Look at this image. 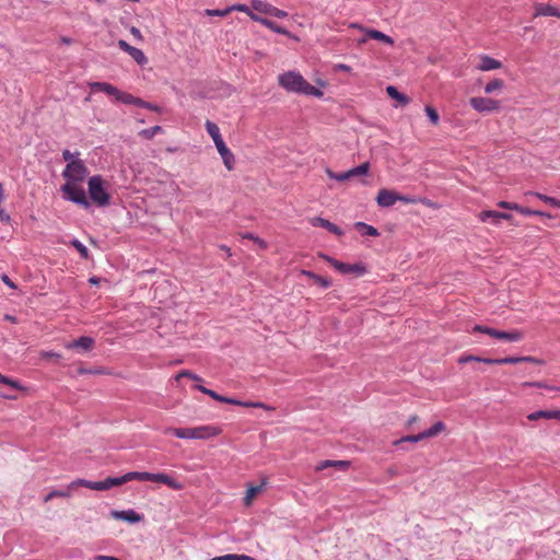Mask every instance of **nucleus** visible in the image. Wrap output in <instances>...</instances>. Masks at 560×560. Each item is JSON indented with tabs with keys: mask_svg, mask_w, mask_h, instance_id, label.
Returning a JSON list of instances; mask_svg holds the SVG:
<instances>
[{
	"mask_svg": "<svg viewBox=\"0 0 560 560\" xmlns=\"http://www.w3.org/2000/svg\"><path fill=\"white\" fill-rule=\"evenodd\" d=\"M131 480H139V481H152V482H159L166 485L171 489L174 490H180L183 489V485L178 482L176 479L172 478L167 474L164 472H148V471H130L125 474L121 477H108L103 481H89L85 479H78L70 483L69 488L73 489L77 486H83L91 490L96 491H106L113 487H119L126 482H129Z\"/></svg>",
	"mask_w": 560,
	"mask_h": 560,
	"instance_id": "obj_1",
	"label": "nucleus"
},
{
	"mask_svg": "<svg viewBox=\"0 0 560 560\" xmlns=\"http://www.w3.org/2000/svg\"><path fill=\"white\" fill-rule=\"evenodd\" d=\"M279 84L289 92L322 97L323 92L310 84L299 72L288 71L278 78Z\"/></svg>",
	"mask_w": 560,
	"mask_h": 560,
	"instance_id": "obj_2",
	"label": "nucleus"
},
{
	"mask_svg": "<svg viewBox=\"0 0 560 560\" xmlns=\"http://www.w3.org/2000/svg\"><path fill=\"white\" fill-rule=\"evenodd\" d=\"M222 429L214 424L199 425L195 428H166L164 434H173L178 439L207 440L218 436Z\"/></svg>",
	"mask_w": 560,
	"mask_h": 560,
	"instance_id": "obj_3",
	"label": "nucleus"
},
{
	"mask_svg": "<svg viewBox=\"0 0 560 560\" xmlns=\"http://www.w3.org/2000/svg\"><path fill=\"white\" fill-rule=\"evenodd\" d=\"M88 186L90 198L94 203L100 207H104L109 203V194L106 191L104 180L101 176L95 175L90 177Z\"/></svg>",
	"mask_w": 560,
	"mask_h": 560,
	"instance_id": "obj_4",
	"label": "nucleus"
},
{
	"mask_svg": "<svg viewBox=\"0 0 560 560\" xmlns=\"http://www.w3.org/2000/svg\"><path fill=\"white\" fill-rule=\"evenodd\" d=\"M89 175V170L82 160L70 161L62 172L67 183H81Z\"/></svg>",
	"mask_w": 560,
	"mask_h": 560,
	"instance_id": "obj_5",
	"label": "nucleus"
},
{
	"mask_svg": "<svg viewBox=\"0 0 560 560\" xmlns=\"http://www.w3.org/2000/svg\"><path fill=\"white\" fill-rule=\"evenodd\" d=\"M61 191L65 194V197L71 200L72 202L83 208H88L90 206L84 189L78 184L66 183L65 185H62Z\"/></svg>",
	"mask_w": 560,
	"mask_h": 560,
	"instance_id": "obj_6",
	"label": "nucleus"
},
{
	"mask_svg": "<svg viewBox=\"0 0 560 560\" xmlns=\"http://www.w3.org/2000/svg\"><path fill=\"white\" fill-rule=\"evenodd\" d=\"M470 106L479 113H492L498 112L501 107L500 101L490 97H471L469 100Z\"/></svg>",
	"mask_w": 560,
	"mask_h": 560,
	"instance_id": "obj_7",
	"label": "nucleus"
},
{
	"mask_svg": "<svg viewBox=\"0 0 560 560\" xmlns=\"http://www.w3.org/2000/svg\"><path fill=\"white\" fill-rule=\"evenodd\" d=\"M322 257L342 275L355 273L358 276H362L366 271L365 267L360 264H345L326 255H322Z\"/></svg>",
	"mask_w": 560,
	"mask_h": 560,
	"instance_id": "obj_8",
	"label": "nucleus"
},
{
	"mask_svg": "<svg viewBox=\"0 0 560 560\" xmlns=\"http://www.w3.org/2000/svg\"><path fill=\"white\" fill-rule=\"evenodd\" d=\"M89 86L92 92H103L108 96L115 97V100L121 102V96L125 92L119 91L116 86L107 82H90Z\"/></svg>",
	"mask_w": 560,
	"mask_h": 560,
	"instance_id": "obj_9",
	"label": "nucleus"
},
{
	"mask_svg": "<svg viewBox=\"0 0 560 560\" xmlns=\"http://www.w3.org/2000/svg\"><path fill=\"white\" fill-rule=\"evenodd\" d=\"M110 517L118 521H125L128 523H139L143 520V515L137 513L135 510H126V511H117L113 510L110 512Z\"/></svg>",
	"mask_w": 560,
	"mask_h": 560,
	"instance_id": "obj_10",
	"label": "nucleus"
},
{
	"mask_svg": "<svg viewBox=\"0 0 560 560\" xmlns=\"http://www.w3.org/2000/svg\"><path fill=\"white\" fill-rule=\"evenodd\" d=\"M118 46L121 50L127 52L135 61H137L139 65H144L147 62V57L143 54V51L139 48H136L131 45H129L126 40L119 39Z\"/></svg>",
	"mask_w": 560,
	"mask_h": 560,
	"instance_id": "obj_11",
	"label": "nucleus"
},
{
	"mask_svg": "<svg viewBox=\"0 0 560 560\" xmlns=\"http://www.w3.org/2000/svg\"><path fill=\"white\" fill-rule=\"evenodd\" d=\"M351 27H354V28H358V30L364 32L366 34V36L371 39L380 40L387 45H394V39L390 36L382 33L381 31L365 28L364 26L357 24V23L351 24Z\"/></svg>",
	"mask_w": 560,
	"mask_h": 560,
	"instance_id": "obj_12",
	"label": "nucleus"
},
{
	"mask_svg": "<svg viewBox=\"0 0 560 560\" xmlns=\"http://www.w3.org/2000/svg\"><path fill=\"white\" fill-rule=\"evenodd\" d=\"M534 18L556 16L560 19V10L551 4L536 2L534 3Z\"/></svg>",
	"mask_w": 560,
	"mask_h": 560,
	"instance_id": "obj_13",
	"label": "nucleus"
},
{
	"mask_svg": "<svg viewBox=\"0 0 560 560\" xmlns=\"http://www.w3.org/2000/svg\"><path fill=\"white\" fill-rule=\"evenodd\" d=\"M215 148H217L219 154L221 155L222 161H223L225 167L229 171H232L234 168V164H235V156H234V154L226 147L224 141H220V143L215 144Z\"/></svg>",
	"mask_w": 560,
	"mask_h": 560,
	"instance_id": "obj_14",
	"label": "nucleus"
},
{
	"mask_svg": "<svg viewBox=\"0 0 560 560\" xmlns=\"http://www.w3.org/2000/svg\"><path fill=\"white\" fill-rule=\"evenodd\" d=\"M479 63L476 66V68L480 71H491L495 69L502 68V62L488 56V55H480L478 57Z\"/></svg>",
	"mask_w": 560,
	"mask_h": 560,
	"instance_id": "obj_15",
	"label": "nucleus"
},
{
	"mask_svg": "<svg viewBox=\"0 0 560 560\" xmlns=\"http://www.w3.org/2000/svg\"><path fill=\"white\" fill-rule=\"evenodd\" d=\"M397 201V192L389 189H381L376 197V202L380 207H390Z\"/></svg>",
	"mask_w": 560,
	"mask_h": 560,
	"instance_id": "obj_16",
	"label": "nucleus"
},
{
	"mask_svg": "<svg viewBox=\"0 0 560 560\" xmlns=\"http://www.w3.org/2000/svg\"><path fill=\"white\" fill-rule=\"evenodd\" d=\"M310 222L313 226H320L323 229H326L327 231H329L330 233H332L337 236H341L343 234V232L341 231V229L339 226H337L335 223H332L324 218L315 217V218H312L310 220Z\"/></svg>",
	"mask_w": 560,
	"mask_h": 560,
	"instance_id": "obj_17",
	"label": "nucleus"
},
{
	"mask_svg": "<svg viewBox=\"0 0 560 560\" xmlns=\"http://www.w3.org/2000/svg\"><path fill=\"white\" fill-rule=\"evenodd\" d=\"M330 467H334L338 470L345 471V470L349 469L350 462H348V460H330V459L322 460L316 465L315 470L322 471V470H325Z\"/></svg>",
	"mask_w": 560,
	"mask_h": 560,
	"instance_id": "obj_18",
	"label": "nucleus"
},
{
	"mask_svg": "<svg viewBox=\"0 0 560 560\" xmlns=\"http://www.w3.org/2000/svg\"><path fill=\"white\" fill-rule=\"evenodd\" d=\"M95 340L91 337H80L79 339L66 345L68 349H80L82 351H90L93 349Z\"/></svg>",
	"mask_w": 560,
	"mask_h": 560,
	"instance_id": "obj_19",
	"label": "nucleus"
},
{
	"mask_svg": "<svg viewBox=\"0 0 560 560\" xmlns=\"http://www.w3.org/2000/svg\"><path fill=\"white\" fill-rule=\"evenodd\" d=\"M500 365L502 364H516L521 362H529L533 364L542 365L545 361L535 357H506L499 359Z\"/></svg>",
	"mask_w": 560,
	"mask_h": 560,
	"instance_id": "obj_20",
	"label": "nucleus"
},
{
	"mask_svg": "<svg viewBox=\"0 0 560 560\" xmlns=\"http://www.w3.org/2000/svg\"><path fill=\"white\" fill-rule=\"evenodd\" d=\"M253 21L260 23L261 25L266 26L267 28H269L270 31H272L277 34L290 36V33L284 27L278 25L277 23H275L273 21H271L269 19L261 18V16H255V18L253 16Z\"/></svg>",
	"mask_w": 560,
	"mask_h": 560,
	"instance_id": "obj_21",
	"label": "nucleus"
},
{
	"mask_svg": "<svg viewBox=\"0 0 560 560\" xmlns=\"http://www.w3.org/2000/svg\"><path fill=\"white\" fill-rule=\"evenodd\" d=\"M266 485H267V481L264 480L261 482V485H259V486H252V485L248 486L246 494L244 497V504L246 506H250L255 497L258 495L262 491V489L265 488Z\"/></svg>",
	"mask_w": 560,
	"mask_h": 560,
	"instance_id": "obj_22",
	"label": "nucleus"
},
{
	"mask_svg": "<svg viewBox=\"0 0 560 560\" xmlns=\"http://www.w3.org/2000/svg\"><path fill=\"white\" fill-rule=\"evenodd\" d=\"M489 217H497V218H500V220H511L512 219V215L510 213L499 212V211H494V210H483V211L479 212V214H478V219L481 222H487Z\"/></svg>",
	"mask_w": 560,
	"mask_h": 560,
	"instance_id": "obj_23",
	"label": "nucleus"
},
{
	"mask_svg": "<svg viewBox=\"0 0 560 560\" xmlns=\"http://www.w3.org/2000/svg\"><path fill=\"white\" fill-rule=\"evenodd\" d=\"M445 428L446 427H445L444 422L438 421L430 429L420 432V438H423V440L434 438L438 434H440L441 432H443L445 430Z\"/></svg>",
	"mask_w": 560,
	"mask_h": 560,
	"instance_id": "obj_24",
	"label": "nucleus"
},
{
	"mask_svg": "<svg viewBox=\"0 0 560 560\" xmlns=\"http://www.w3.org/2000/svg\"><path fill=\"white\" fill-rule=\"evenodd\" d=\"M524 338V334L520 330H511V331H501L499 332V338L501 340H505L509 342H517Z\"/></svg>",
	"mask_w": 560,
	"mask_h": 560,
	"instance_id": "obj_25",
	"label": "nucleus"
},
{
	"mask_svg": "<svg viewBox=\"0 0 560 560\" xmlns=\"http://www.w3.org/2000/svg\"><path fill=\"white\" fill-rule=\"evenodd\" d=\"M386 93L388 94V96L393 100H396L397 102H399L401 105H407L409 102H410V98L400 93L395 86L393 85H388L386 88Z\"/></svg>",
	"mask_w": 560,
	"mask_h": 560,
	"instance_id": "obj_26",
	"label": "nucleus"
},
{
	"mask_svg": "<svg viewBox=\"0 0 560 560\" xmlns=\"http://www.w3.org/2000/svg\"><path fill=\"white\" fill-rule=\"evenodd\" d=\"M303 276L312 279L316 284L320 285L322 288H328L331 285V281L328 278H324L322 276H318L310 270H302L301 272Z\"/></svg>",
	"mask_w": 560,
	"mask_h": 560,
	"instance_id": "obj_27",
	"label": "nucleus"
},
{
	"mask_svg": "<svg viewBox=\"0 0 560 560\" xmlns=\"http://www.w3.org/2000/svg\"><path fill=\"white\" fill-rule=\"evenodd\" d=\"M527 419L530 421H536L539 419H558V410L555 411H547V410H539L532 412L527 416Z\"/></svg>",
	"mask_w": 560,
	"mask_h": 560,
	"instance_id": "obj_28",
	"label": "nucleus"
},
{
	"mask_svg": "<svg viewBox=\"0 0 560 560\" xmlns=\"http://www.w3.org/2000/svg\"><path fill=\"white\" fill-rule=\"evenodd\" d=\"M205 126H206L207 132L212 138L214 144H218V143H220V141H223L222 136L220 133V129L214 122L207 120Z\"/></svg>",
	"mask_w": 560,
	"mask_h": 560,
	"instance_id": "obj_29",
	"label": "nucleus"
},
{
	"mask_svg": "<svg viewBox=\"0 0 560 560\" xmlns=\"http://www.w3.org/2000/svg\"><path fill=\"white\" fill-rule=\"evenodd\" d=\"M253 11L270 15L272 4L262 0H250Z\"/></svg>",
	"mask_w": 560,
	"mask_h": 560,
	"instance_id": "obj_30",
	"label": "nucleus"
},
{
	"mask_svg": "<svg viewBox=\"0 0 560 560\" xmlns=\"http://www.w3.org/2000/svg\"><path fill=\"white\" fill-rule=\"evenodd\" d=\"M354 229L357 231L361 232L362 235H368V236H377L378 235V231L374 226L369 225L364 222L354 223Z\"/></svg>",
	"mask_w": 560,
	"mask_h": 560,
	"instance_id": "obj_31",
	"label": "nucleus"
},
{
	"mask_svg": "<svg viewBox=\"0 0 560 560\" xmlns=\"http://www.w3.org/2000/svg\"><path fill=\"white\" fill-rule=\"evenodd\" d=\"M121 103L133 104L136 106L143 107V108L145 105V101H143L139 97H135L133 95L126 93V92L124 93V96H121Z\"/></svg>",
	"mask_w": 560,
	"mask_h": 560,
	"instance_id": "obj_32",
	"label": "nucleus"
},
{
	"mask_svg": "<svg viewBox=\"0 0 560 560\" xmlns=\"http://www.w3.org/2000/svg\"><path fill=\"white\" fill-rule=\"evenodd\" d=\"M503 86H504V81L503 80H501V79H493L492 81L487 83V85L485 86V92L487 94H491V93H493L497 90L503 89Z\"/></svg>",
	"mask_w": 560,
	"mask_h": 560,
	"instance_id": "obj_33",
	"label": "nucleus"
},
{
	"mask_svg": "<svg viewBox=\"0 0 560 560\" xmlns=\"http://www.w3.org/2000/svg\"><path fill=\"white\" fill-rule=\"evenodd\" d=\"M472 331L487 334L490 337H493V338H497V339L499 338V332H500V330H498V329H494V328H491V327H487V326H482V325H476L472 328Z\"/></svg>",
	"mask_w": 560,
	"mask_h": 560,
	"instance_id": "obj_34",
	"label": "nucleus"
},
{
	"mask_svg": "<svg viewBox=\"0 0 560 560\" xmlns=\"http://www.w3.org/2000/svg\"><path fill=\"white\" fill-rule=\"evenodd\" d=\"M516 211L521 214H524V215H539V217H547V218H552L551 214L549 213H546V212H542V211H539V210H532L527 207H522L518 205V209H516Z\"/></svg>",
	"mask_w": 560,
	"mask_h": 560,
	"instance_id": "obj_35",
	"label": "nucleus"
},
{
	"mask_svg": "<svg viewBox=\"0 0 560 560\" xmlns=\"http://www.w3.org/2000/svg\"><path fill=\"white\" fill-rule=\"evenodd\" d=\"M163 132V128L161 126H154L148 129H143L139 132V136L145 139H152L158 133Z\"/></svg>",
	"mask_w": 560,
	"mask_h": 560,
	"instance_id": "obj_36",
	"label": "nucleus"
},
{
	"mask_svg": "<svg viewBox=\"0 0 560 560\" xmlns=\"http://www.w3.org/2000/svg\"><path fill=\"white\" fill-rule=\"evenodd\" d=\"M424 112H425L427 116L429 117L431 124L433 126H438L440 122V116H439L438 110L434 107L427 105L424 108Z\"/></svg>",
	"mask_w": 560,
	"mask_h": 560,
	"instance_id": "obj_37",
	"label": "nucleus"
},
{
	"mask_svg": "<svg viewBox=\"0 0 560 560\" xmlns=\"http://www.w3.org/2000/svg\"><path fill=\"white\" fill-rule=\"evenodd\" d=\"M0 383L4 384L7 386H10L11 388L16 389V390L24 389V387L16 380L4 376L1 373H0Z\"/></svg>",
	"mask_w": 560,
	"mask_h": 560,
	"instance_id": "obj_38",
	"label": "nucleus"
},
{
	"mask_svg": "<svg viewBox=\"0 0 560 560\" xmlns=\"http://www.w3.org/2000/svg\"><path fill=\"white\" fill-rule=\"evenodd\" d=\"M231 9V12L232 11H240V12H244L246 13L252 20H253V16H259L258 14H256L253 10H250V8H248L246 4H233L230 7Z\"/></svg>",
	"mask_w": 560,
	"mask_h": 560,
	"instance_id": "obj_39",
	"label": "nucleus"
},
{
	"mask_svg": "<svg viewBox=\"0 0 560 560\" xmlns=\"http://www.w3.org/2000/svg\"><path fill=\"white\" fill-rule=\"evenodd\" d=\"M206 395L210 396L211 398H213L214 400L220 401V402L236 404L234 398H229V397H225V396H221V395H219L218 393H215L212 389H208Z\"/></svg>",
	"mask_w": 560,
	"mask_h": 560,
	"instance_id": "obj_40",
	"label": "nucleus"
},
{
	"mask_svg": "<svg viewBox=\"0 0 560 560\" xmlns=\"http://www.w3.org/2000/svg\"><path fill=\"white\" fill-rule=\"evenodd\" d=\"M369 163H363L354 168L349 170L350 178L359 175H364L369 172Z\"/></svg>",
	"mask_w": 560,
	"mask_h": 560,
	"instance_id": "obj_41",
	"label": "nucleus"
},
{
	"mask_svg": "<svg viewBox=\"0 0 560 560\" xmlns=\"http://www.w3.org/2000/svg\"><path fill=\"white\" fill-rule=\"evenodd\" d=\"M325 172L331 179H336L339 182L350 179L349 171L337 174V173L332 172L330 168H326Z\"/></svg>",
	"mask_w": 560,
	"mask_h": 560,
	"instance_id": "obj_42",
	"label": "nucleus"
},
{
	"mask_svg": "<svg viewBox=\"0 0 560 560\" xmlns=\"http://www.w3.org/2000/svg\"><path fill=\"white\" fill-rule=\"evenodd\" d=\"M70 497L69 491H62V490H52L50 491L45 498L44 502H49L54 498H68Z\"/></svg>",
	"mask_w": 560,
	"mask_h": 560,
	"instance_id": "obj_43",
	"label": "nucleus"
},
{
	"mask_svg": "<svg viewBox=\"0 0 560 560\" xmlns=\"http://www.w3.org/2000/svg\"><path fill=\"white\" fill-rule=\"evenodd\" d=\"M71 245L80 253L83 259L89 258V250L80 241L73 240L71 241Z\"/></svg>",
	"mask_w": 560,
	"mask_h": 560,
	"instance_id": "obj_44",
	"label": "nucleus"
},
{
	"mask_svg": "<svg viewBox=\"0 0 560 560\" xmlns=\"http://www.w3.org/2000/svg\"><path fill=\"white\" fill-rule=\"evenodd\" d=\"M242 237H243V238H247V240L253 241V242H254L255 244H257L261 249H266V248H267V243H266L262 238H260V237H258V236H256V235H254V234H252V233L243 234V235H242Z\"/></svg>",
	"mask_w": 560,
	"mask_h": 560,
	"instance_id": "obj_45",
	"label": "nucleus"
},
{
	"mask_svg": "<svg viewBox=\"0 0 560 560\" xmlns=\"http://www.w3.org/2000/svg\"><path fill=\"white\" fill-rule=\"evenodd\" d=\"M182 377H188V378H190L192 381H197V382L202 381V378L200 376H198L197 374H194L192 372L187 371V370L180 371L178 374H176L175 380L178 381Z\"/></svg>",
	"mask_w": 560,
	"mask_h": 560,
	"instance_id": "obj_46",
	"label": "nucleus"
},
{
	"mask_svg": "<svg viewBox=\"0 0 560 560\" xmlns=\"http://www.w3.org/2000/svg\"><path fill=\"white\" fill-rule=\"evenodd\" d=\"M423 440V438H420V433L418 434H415V435H406V436H402L401 439L397 440L394 442L395 445H398L402 442H412V443H416V442H419Z\"/></svg>",
	"mask_w": 560,
	"mask_h": 560,
	"instance_id": "obj_47",
	"label": "nucleus"
},
{
	"mask_svg": "<svg viewBox=\"0 0 560 560\" xmlns=\"http://www.w3.org/2000/svg\"><path fill=\"white\" fill-rule=\"evenodd\" d=\"M231 13L230 7L224 10H206V14L209 16H226Z\"/></svg>",
	"mask_w": 560,
	"mask_h": 560,
	"instance_id": "obj_48",
	"label": "nucleus"
},
{
	"mask_svg": "<svg viewBox=\"0 0 560 560\" xmlns=\"http://www.w3.org/2000/svg\"><path fill=\"white\" fill-rule=\"evenodd\" d=\"M497 205H498V207H500L502 209L515 210V211H516V209H518V205L515 202L499 201Z\"/></svg>",
	"mask_w": 560,
	"mask_h": 560,
	"instance_id": "obj_49",
	"label": "nucleus"
},
{
	"mask_svg": "<svg viewBox=\"0 0 560 560\" xmlns=\"http://www.w3.org/2000/svg\"><path fill=\"white\" fill-rule=\"evenodd\" d=\"M270 15L279 19H284L288 16V12L272 5Z\"/></svg>",
	"mask_w": 560,
	"mask_h": 560,
	"instance_id": "obj_50",
	"label": "nucleus"
},
{
	"mask_svg": "<svg viewBox=\"0 0 560 560\" xmlns=\"http://www.w3.org/2000/svg\"><path fill=\"white\" fill-rule=\"evenodd\" d=\"M80 153L77 152L75 154L71 153L69 150H63L62 151V158L65 161H67L68 163H70V161H77L79 160L77 156L79 155Z\"/></svg>",
	"mask_w": 560,
	"mask_h": 560,
	"instance_id": "obj_51",
	"label": "nucleus"
},
{
	"mask_svg": "<svg viewBox=\"0 0 560 560\" xmlns=\"http://www.w3.org/2000/svg\"><path fill=\"white\" fill-rule=\"evenodd\" d=\"M479 362L481 361V358L480 357H475V355H465V357H460L458 359V363L463 364V363H467V362Z\"/></svg>",
	"mask_w": 560,
	"mask_h": 560,
	"instance_id": "obj_52",
	"label": "nucleus"
},
{
	"mask_svg": "<svg viewBox=\"0 0 560 560\" xmlns=\"http://www.w3.org/2000/svg\"><path fill=\"white\" fill-rule=\"evenodd\" d=\"M397 201H401L404 203H415L416 199L411 198L409 196H404V195L397 194Z\"/></svg>",
	"mask_w": 560,
	"mask_h": 560,
	"instance_id": "obj_53",
	"label": "nucleus"
},
{
	"mask_svg": "<svg viewBox=\"0 0 560 560\" xmlns=\"http://www.w3.org/2000/svg\"><path fill=\"white\" fill-rule=\"evenodd\" d=\"M525 195L526 196H535L536 198L540 199L544 202H547V199L549 198V196H547V195H544L540 192H535V191H527V192H525Z\"/></svg>",
	"mask_w": 560,
	"mask_h": 560,
	"instance_id": "obj_54",
	"label": "nucleus"
},
{
	"mask_svg": "<svg viewBox=\"0 0 560 560\" xmlns=\"http://www.w3.org/2000/svg\"><path fill=\"white\" fill-rule=\"evenodd\" d=\"M130 33L132 34V36L138 39V40H142L143 39V36L140 32L139 28H137L136 26H131L130 27Z\"/></svg>",
	"mask_w": 560,
	"mask_h": 560,
	"instance_id": "obj_55",
	"label": "nucleus"
},
{
	"mask_svg": "<svg viewBox=\"0 0 560 560\" xmlns=\"http://www.w3.org/2000/svg\"><path fill=\"white\" fill-rule=\"evenodd\" d=\"M235 402L236 404H233L234 406H242V407H246V408H254V405H255V401H241L237 399H235Z\"/></svg>",
	"mask_w": 560,
	"mask_h": 560,
	"instance_id": "obj_56",
	"label": "nucleus"
},
{
	"mask_svg": "<svg viewBox=\"0 0 560 560\" xmlns=\"http://www.w3.org/2000/svg\"><path fill=\"white\" fill-rule=\"evenodd\" d=\"M254 408H261V409H265V410H268V411L275 410L273 407H270V406H268V405H266L265 402H261V401H255Z\"/></svg>",
	"mask_w": 560,
	"mask_h": 560,
	"instance_id": "obj_57",
	"label": "nucleus"
},
{
	"mask_svg": "<svg viewBox=\"0 0 560 560\" xmlns=\"http://www.w3.org/2000/svg\"><path fill=\"white\" fill-rule=\"evenodd\" d=\"M335 69L336 70H340V71H345V72H350L351 71V67L348 66V65H345V63H338L335 66Z\"/></svg>",
	"mask_w": 560,
	"mask_h": 560,
	"instance_id": "obj_58",
	"label": "nucleus"
},
{
	"mask_svg": "<svg viewBox=\"0 0 560 560\" xmlns=\"http://www.w3.org/2000/svg\"><path fill=\"white\" fill-rule=\"evenodd\" d=\"M234 553H228L219 557L211 558L210 560H233Z\"/></svg>",
	"mask_w": 560,
	"mask_h": 560,
	"instance_id": "obj_59",
	"label": "nucleus"
},
{
	"mask_svg": "<svg viewBox=\"0 0 560 560\" xmlns=\"http://www.w3.org/2000/svg\"><path fill=\"white\" fill-rule=\"evenodd\" d=\"M548 205L552 206V207H556V208H560V200L553 198V197H549L547 199V202Z\"/></svg>",
	"mask_w": 560,
	"mask_h": 560,
	"instance_id": "obj_60",
	"label": "nucleus"
},
{
	"mask_svg": "<svg viewBox=\"0 0 560 560\" xmlns=\"http://www.w3.org/2000/svg\"><path fill=\"white\" fill-rule=\"evenodd\" d=\"M420 420V418L416 415L411 416L406 423L407 428H410L412 424L417 423Z\"/></svg>",
	"mask_w": 560,
	"mask_h": 560,
	"instance_id": "obj_61",
	"label": "nucleus"
},
{
	"mask_svg": "<svg viewBox=\"0 0 560 560\" xmlns=\"http://www.w3.org/2000/svg\"><path fill=\"white\" fill-rule=\"evenodd\" d=\"M94 560H120L113 556H104V555H97L94 557Z\"/></svg>",
	"mask_w": 560,
	"mask_h": 560,
	"instance_id": "obj_62",
	"label": "nucleus"
},
{
	"mask_svg": "<svg viewBox=\"0 0 560 560\" xmlns=\"http://www.w3.org/2000/svg\"><path fill=\"white\" fill-rule=\"evenodd\" d=\"M233 560H256V559H254L253 557L247 556V555L234 553Z\"/></svg>",
	"mask_w": 560,
	"mask_h": 560,
	"instance_id": "obj_63",
	"label": "nucleus"
},
{
	"mask_svg": "<svg viewBox=\"0 0 560 560\" xmlns=\"http://www.w3.org/2000/svg\"><path fill=\"white\" fill-rule=\"evenodd\" d=\"M1 280L12 289H15V284L11 281V279L7 275H2Z\"/></svg>",
	"mask_w": 560,
	"mask_h": 560,
	"instance_id": "obj_64",
	"label": "nucleus"
}]
</instances>
